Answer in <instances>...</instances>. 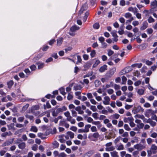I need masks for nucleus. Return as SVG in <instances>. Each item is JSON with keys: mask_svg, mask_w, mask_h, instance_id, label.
<instances>
[{"mask_svg": "<svg viewBox=\"0 0 157 157\" xmlns=\"http://www.w3.org/2000/svg\"><path fill=\"white\" fill-rule=\"evenodd\" d=\"M14 138H12L10 139L9 140H6L5 143L2 144V147H5L6 146H9L10 145V144L13 143L14 140Z\"/></svg>", "mask_w": 157, "mask_h": 157, "instance_id": "423d86ee", "label": "nucleus"}, {"mask_svg": "<svg viewBox=\"0 0 157 157\" xmlns=\"http://www.w3.org/2000/svg\"><path fill=\"white\" fill-rule=\"evenodd\" d=\"M100 62L99 60H96L95 63L93 65V68L96 67L99 64Z\"/></svg>", "mask_w": 157, "mask_h": 157, "instance_id": "e433bc0d", "label": "nucleus"}, {"mask_svg": "<svg viewBox=\"0 0 157 157\" xmlns=\"http://www.w3.org/2000/svg\"><path fill=\"white\" fill-rule=\"evenodd\" d=\"M107 93L109 94H111L113 93L114 91L113 89H109L107 90Z\"/></svg>", "mask_w": 157, "mask_h": 157, "instance_id": "052dcab7", "label": "nucleus"}, {"mask_svg": "<svg viewBox=\"0 0 157 157\" xmlns=\"http://www.w3.org/2000/svg\"><path fill=\"white\" fill-rule=\"evenodd\" d=\"M58 114L59 113L58 112H57L56 110V111L55 110H54L52 112V115L54 117L57 116Z\"/></svg>", "mask_w": 157, "mask_h": 157, "instance_id": "e2e57ef3", "label": "nucleus"}, {"mask_svg": "<svg viewBox=\"0 0 157 157\" xmlns=\"http://www.w3.org/2000/svg\"><path fill=\"white\" fill-rule=\"evenodd\" d=\"M110 154L112 157H119L118 152L116 151L111 152Z\"/></svg>", "mask_w": 157, "mask_h": 157, "instance_id": "412c9836", "label": "nucleus"}, {"mask_svg": "<svg viewBox=\"0 0 157 157\" xmlns=\"http://www.w3.org/2000/svg\"><path fill=\"white\" fill-rule=\"evenodd\" d=\"M67 155L64 152H62L59 155V157H66Z\"/></svg>", "mask_w": 157, "mask_h": 157, "instance_id": "338daca9", "label": "nucleus"}, {"mask_svg": "<svg viewBox=\"0 0 157 157\" xmlns=\"http://www.w3.org/2000/svg\"><path fill=\"white\" fill-rule=\"evenodd\" d=\"M120 4L121 6H124L125 5V2L124 0H121L120 1Z\"/></svg>", "mask_w": 157, "mask_h": 157, "instance_id": "0e129e2a", "label": "nucleus"}, {"mask_svg": "<svg viewBox=\"0 0 157 157\" xmlns=\"http://www.w3.org/2000/svg\"><path fill=\"white\" fill-rule=\"evenodd\" d=\"M139 154V151H135L132 153V155L134 157H136Z\"/></svg>", "mask_w": 157, "mask_h": 157, "instance_id": "5fc2aeb1", "label": "nucleus"}, {"mask_svg": "<svg viewBox=\"0 0 157 157\" xmlns=\"http://www.w3.org/2000/svg\"><path fill=\"white\" fill-rule=\"evenodd\" d=\"M104 100L103 101V102L105 105H108L109 104V101L110 99L109 97L108 96H105L104 98Z\"/></svg>", "mask_w": 157, "mask_h": 157, "instance_id": "1a4fd4ad", "label": "nucleus"}, {"mask_svg": "<svg viewBox=\"0 0 157 157\" xmlns=\"http://www.w3.org/2000/svg\"><path fill=\"white\" fill-rule=\"evenodd\" d=\"M91 127V125L89 124L85 125L84 129L86 132H89V128Z\"/></svg>", "mask_w": 157, "mask_h": 157, "instance_id": "5701e85b", "label": "nucleus"}, {"mask_svg": "<svg viewBox=\"0 0 157 157\" xmlns=\"http://www.w3.org/2000/svg\"><path fill=\"white\" fill-rule=\"evenodd\" d=\"M150 136L153 138H156L157 137V133L155 132H153L151 135Z\"/></svg>", "mask_w": 157, "mask_h": 157, "instance_id": "774afa93", "label": "nucleus"}, {"mask_svg": "<svg viewBox=\"0 0 157 157\" xmlns=\"http://www.w3.org/2000/svg\"><path fill=\"white\" fill-rule=\"evenodd\" d=\"M116 149L117 150L119 151L124 150V147L123 145L120 143L119 145L117 146Z\"/></svg>", "mask_w": 157, "mask_h": 157, "instance_id": "6ab92c4d", "label": "nucleus"}, {"mask_svg": "<svg viewBox=\"0 0 157 157\" xmlns=\"http://www.w3.org/2000/svg\"><path fill=\"white\" fill-rule=\"evenodd\" d=\"M26 147V144L25 142H22L19 143L18 145L19 148L21 149H23Z\"/></svg>", "mask_w": 157, "mask_h": 157, "instance_id": "ddd939ff", "label": "nucleus"}, {"mask_svg": "<svg viewBox=\"0 0 157 157\" xmlns=\"http://www.w3.org/2000/svg\"><path fill=\"white\" fill-rule=\"evenodd\" d=\"M108 55L109 56H110L112 55L113 54L114 52L111 50V49H109L108 50Z\"/></svg>", "mask_w": 157, "mask_h": 157, "instance_id": "13d9d810", "label": "nucleus"}, {"mask_svg": "<svg viewBox=\"0 0 157 157\" xmlns=\"http://www.w3.org/2000/svg\"><path fill=\"white\" fill-rule=\"evenodd\" d=\"M100 25L99 23H96L93 25V28L96 29H98L99 28Z\"/></svg>", "mask_w": 157, "mask_h": 157, "instance_id": "a18cd8bd", "label": "nucleus"}, {"mask_svg": "<svg viewBox=\"0 0 157 157\" xmlns=\"http://www.w3.org/2000/svg\"><path fill=\"white\" fill-rule=\"evenodd\" d=\"M124 128L126 130L128 131H129L131 129L128 125L126 124H124Z\"/></svg>", "mask_w": 157, "mask_h": 157, "instance_id": "a19ab883", "label": "nucleus"}, {"mask_svg": "<svg viewBox=\"0 0 157 157\" xmlns=\"http://www.w3.org/2000/svg\"><path fill=\"white\" fill-rule=\"evenodd\" d=\"M24 119V117H19L17 119V121L20 122H22Z\"/></svg>", "mask_w": 157, "mask_h": 157, "instance_id": "bf43d9fd", "label": "nucleus"}, {"mask_svg": "<svg viewBox=\"0 0 157 157\" xmlns=\"http://www.w3.org/2000/svg\"><path fill=\"white\" fill-rule=\"evenodd\" d=\"M53 147L54 148H58L59 146V144L56 141H54L52 143Z\"/></svg>", "mask_w": 157, "mask_h": 157, "instance_id": "aec40b11", "label": "nucleus"}, {"mask_svg": "<svg viewBox=\"0 0 157 157\" xmlns=\"http://www.w3.org/2000/svg\"><path fill=\"white\" fill-rule=\"evenodd\" d=\"M38 146L36 144H34L32 147V150L34 151H36L37 149Z\"/></svg>", "mask_w": 157, "mask_h": 157, "instance_id": "603ef678", "label": "nucleus"}, {"mask_svg": "<svg viewBox=\"0 0 157 157\" xmlns=\"http://www.w3.org/2000/svg\"><path fill=\"white\" fill-rule=\"evenodd\" d=\"M72 115L73 117H76L77 116V112L74 109L71 110Z\"/></svg>", "mask_w": 157, "mask_h": 157, "instance_id": "680f3d73", "label": "nucleus"}, {"mask_svg": "<svg viewBox=\"0 0 157 157\" xmlns=\"http://www.w3.org/2000/svg\"><path fill=\"white\" fill-rule=\"evenodd\" d=\"M67 109V108L65 106H63L57 109V112L59 113L60 112H62L63 111H66Z\"/></svg>", "mask_w": 157, "mask_h": 157, "instance_id": "f8f14e48", "label": "nucleus"}, {"mask_svg": "<svg viewBox=\"0 0 157 157\" xmlns=\"http://www.w3.org/2000/svg\"><path fill=\"white\" fill-rule=\"evenodd\" d=\"M90 109L93 112H96L97 111V109L96 107L94 105H91Z\"/></svg>", "mask_w": 157, "mask_h": 157, "instance_id": "c03bdc74", "label": "nucleus"}, {"mask_svg": "<svg viewBox=\"0 0 157 157\" xmlns=\"http://www.w3.org/2000/svg\"><path fill=\"white\" fill-rule=\"evenodd\" d=\"M157 147L155 144H152L150 150L147 151L148 155L150 156L152 154H155L157 152Z\"/></svg>", "mask_w": 157, "mask_h": 157, "instance_id": "f257e3e1", "label": "nucleus"}, {"mask_svg": "<svg viewBox=\"0 0 157 157\" xmlns=\"http://www.w3.org/2000/svg\"><path fill=\"white\" fill-rule=\"evenodd\" d=\"M105 38L102 36L98 38V40L101 43L104 42Z\"/></svg>", "mask_w": 157, "mask_h": 157, "instance_id": "69168bd1", "label": "nucleus"}, {"mask_svg": "<svg viewBox=\"0 0 157 157\" xmlns=\"http://www.w3.org/2000/svg\"><path fill=\"white\" fill-rule=\"evenodd\" d=\"M85 6V5L82 6V8H81V9H80V10L79 11V13L80 14H81L82 13L83 11L86 9V7H85V8H84Z\"/></svg>", "mask_w": 157, "mask_h": 157, "instance_id": "3c124183", "label": "nucleus"}, {"mask_svg": "<svg viewBox=\"0 0 157 157\" xmlns=\"http://www.w3.org/2000/svg\"><path fill=\"white\" fill-rule=\"evenodd\" d=\"M34 99L32 98H25L22 99L21 101H33Z\"/></svg>", "mask_w": 157, "mask_h": 157, "instance_id": "c85d7f7f", "label": "nucleus"}, {"mask_svg": "<svg viewBox=\"0 0 157 157\" xmlns=\"http://www.w3.org/2000/svg\"><path fill=\"white\" fill-rule=\"evenodd\" d=\"M153 30L151 28H148L147 30V33L148 34H152L153 32Z\"/></svg>", "mask_w": 157, "mask_h": 157, "instance_id": "49530a36", "label": "nucleus"}, {"mask_svg": "<svg viewBox=\"0 0 157 157\" xmlns=\"http://www.w3.org/2000/svg\"><path fill=\"white\" fill-rule=\"evenodd\" d=\"M38 129L35 126H32L31 129L30 131L33 132H37Z\"/></svg>", "mask_w": 157, "mask_h": 157, "instance_id": "2f4dec72", "label": "nucleus"}, {"mask_svg": "<svg viewBox=\"0 0 157 157\" xmlns=\"http://www.w3.org/2000/svg\"><path fill=\"white\" fill-rule=\"evenodd\" d=\"M148 26V24L146 21L144 22L143 23V25L140 28V29L142 30H144Z\"/></svg>", "mask_w": 157, "mask_h": 157, "instance_id": "4468645a", "label": "nucleus"}, {"mask_svg": "<svg viewBox=\"0 0 157 157\" xmlns=\"http://www.w3.org/2000/svg\"><path fill=\"white\" fill-rule=\"evenodd\" d=\"M36 64L38 65L39 68H42L44 66V64L43 63L38 62L36 63Z\"/></svg>", "mask_w": 157, "mask_h": 157, "instance_id": "bb28decb", "label": "nucleus"}, {"mask_svg": "<svg viewBox=\"0 0 157 157\" xmlns=\"http://www.w3.org/2000/svg\"><path fill=\"white\" fill-rule=\"evenodd\" d=\"M134 147L135 149L140 151L145 148V145L144 144H139L134 145Z\"/></svg>", "mask_w": 157, "mask_h": 157, "instance_id": "7ed1b4c3", "label": "nucleus"}, {"mask_svg": "<svg viewBox=\"0 0 157 157\" xmlns=\"http://www.w3.org/2000/svg\"><path fill=\"white\" fill-rule=\"evenodd\" d=\"M79 27L76 25H74L72 26L70 28V30L72 32H74L77 30H78L79 29Z\"/></svg>", "mask_w": 157, "mask_h": 157, "instance_id": "9b49d317", "label": "nucleus"}, {"mask_svg": "<svg viewBox=\"0 0 157 157\" xmlns=\"http://www.w3.org/2000/svg\"><path fill=\"white\" fill-rule=\"evenodd\" d=\"M137 92L139 95H141L144 94V90L142 89H138Z\"/></svg>", "mask_w": 157, "mask_h": 157, "instance_id": "b1692460", "label": "nucleus"}, {"mask_svg": "<svg viewBox=\"0 0 157 157\" xmlns=\"http://www.w3.org/2000/svg\"><path fill=\"white\" fill-rule=\"evenodd\" d=\"M101 82L99 80H97L94 82L95 86L96 87H98L100 84Z\"/></svg>", "mask_w": 157, "mask_h": 157, "instance_id": "58836bf2", "label": "nucleus"}, {"mask_svg": "<svg viewBox=\"0 0 157 157\" xmlns=\"http://www.w3.org/2000/svg\"><path fill=\"white\" fill-rule=\"evenodd\" d=\"M14 123H12L9 125H7L9 130L13 129L14 128Z\"/></svg>", "mask_w": 157, "mask_h": 157, "instance_id": "c9c22d12", "label": "nucleus"}, {"mask_svg": "<svg viewBox=\"0 0 157 157\" xmlns=\"http://www.w3.org/2000/svg\"><path fill=\"white\" fill-rule=\"evenodd\" d=\"M93 73L92 71H91L89 73H88L86 75H84L83 77L84 78H85L86 77H90L93 75Z\"/></svg>", "mask_w": 157, "mask_h": 157, "instance_id": "de8ad7c7", "label": "nucleus"}, {"mask_svg": "<svg viewBox=\"0 0 157 157\" xmlns=\"http://www.w3.org/2000/svg\"><path fill=\"white\" fill-rule=\"evenodd\" d=\"M144 109L140 106H138L137 107H134L132 110V112L134 114L140 112H143Z\"/></svg>", "mask_w": 157, "mask_h": 157, "instance_id": "f03ea898", "label": "nucleus"}, {"mask_svg": "<svg viewBox=\"0 0 157 157\" xmlns=\"http://www.w3.org/2000/svg\"><path fill=\"white\" fill-rule=\"evenodd\" d=\"M64 135H59V141H60V142L61 143H64L65 142V140L63 138V137L64 136Z\"/></svg>", "mask_w": 157, "mask_h": 157, "instance_id": "f3484780", "label": "nucleus"}, {"mask_svg": "<svg viewBox=\"0 0 157 157\" xmlns=\"http://www.w3.org/2000/svg\"><path fill=\"white\" fill-rule=\"evenodd\" d=\"M95 51L94 50L91 51V52L90 54V55L91 57L93 58L95 56Z\"/></svg>", "mask_w": 157, "mask_h": 157, "instance_id": "8fccbe9b", "label": "nucleus"}, {"mask_svg": "<svg viewBox=\"0 0 157 157\" xmlns=\"http://www.w3.org/2000/svg\"><path fill=\"white\" fill-rule=\"evenodd\" d=\"M94 153L93 150L89 151L84 155L83 157H90Z\"/></svg>", "mask_w": 157, "mask_h": 157, "instance_id": "9d476101", "label": "nucleus"}, {"mask_svg": "<svg viewBox=\"0 0 157 157\" xmlns=\"http://www.w3.org/2000/svg\"><path fill=\"white\" fill-rule=\"evenodd\" d=\"M144 116L142 115L136 114L135 116L134 117L136 119L140 118L142 119L144 118Z\"/></svg>", "mask_w": 157, "mask_h": 157, "instance_id": "4c0bfd02", "label": "nucleus"}, {"mask_svg": "<svg viewBox=\"0 0 157 157\" xmlns=\"http://www.w3.org/2000/svg\"><path fill=\"white\" fill-rule=\"evenodd\" d=\"M67 134L70 137L71 139H72L74 137V133L71 131H68L67 132Z\"/></svg>", "mask_w": 157, "mask_h": 157, "instance_id": "393cba45", "label": "nucleus"}, {"mask_svg": "<svg viewBox=\"0 0 157 157\" xmlns=\"http://www.w3.org/2000/svg\"><path fill=\"white\" fill-rule=\"evenodd\" d=\"M114 73V71L113 70V69H111L106 73V75L107 76L111 77L113 75Z\"/></svg>", "mask_w": 157, "mask_h": 157, "instance_id": "a211bd4d", "label": "nucleus"}, {"mask_svg": "<svg viewBox=\"0 0 157 157\" xmlns=\"http://www.w3.org/2000/svg\"><path fill=\"white\" fill-rule=\"evenodd\" d=\"M82 88L81 85L76 84L74 86V90H81Z\"/></svg>", "mask_w": 157, "mask_h": 157, "instance_id": "2eb2a0df", "label": "nucleus"}, {"mask_svg": "<svg viewBox=\"0 0 157 157\" xmlns=\"http://www.w3.org/2000/svg\"><path fill=\"white\" fill-rule=\"evenodd\" d=\"M29 105L28 104H26L22 108V110L23 111L26 110L29 107Z\"/></svg>", "mask_w": 157, "mask_h": 157, "instance_id": "864d4df0", "label": "nucleus"}, {"mask_svg": "<svg viewBox=\"0 0 157 157\" xmlns=\"http://www.w3.org/2000/svg\"><path fill=\"white\" fill-rule=\"evenodd\" d=\"M127 80V79L124 76H123L122 77V82L121 84H126Z\"/></svg>", "mask_w": 157, "mask_h": 157, "instance_id": "473e14b6", "label": "nucleus"}, {"mask_svg": "<svg viewBox=\"0 0 157 157\" xmlns=\"http://www.w3.org/2000/svg\"><path fill=\"white\" fill-rule=\"evenodd\" d=\"M135 122L137 124L136 126L139 129L142 128L144 127V124L141 123V121L140 120L136 119L135 121Z\"/></svg>", "mask_w": 157, "mask_h": 157, "instance_id": "39448f33", "label": "nucleus"}, {"mask_svg": "<svg viewBox=\"0 0 157 157\" xmlns=\"http://www.w3.org/2000/svg\"><path fill=\"white\" fill-rule=\"evenodd\" d=\"M115 149L114 147L113 146H111L109 147H106L105 150L106 151H113Z\"/></svg>", "mask_w": 157, "mask_h": 157, "instance_id": "cd10ccee", "label": "nucleus"}, {"mask_svg": "<svg viewBox=\"0 0 157 157\" xmlns=\"http://www.w3.org/2000/svg\"><path fill=\"white\" fill-rule=\"evenodd\" d=\"M147 21L149 23H151L154 22L155 20L151 16H150L147 19Z\"/></svg>", "mask_w": 157, "mask_h": 157, "instance_id": "f704fd0d", "label": "nucleus"}, {"mask_svg": "<svg viewBox=\"0 0 157 157\" xmlns=\"http://www.w3.org/2000/svg\"><path fill=\"white\" fill-rule=\"evenodd\" d=\"M124 16L126 18H128L132 17V15L129 13H125Z\"/></svg>", "mask_w": 157, "mask_h": 157, "instance_id": "37998d69", "label": "nucleus"}, {"mask_svg": "<svg viewBox=\"0 0 157 157\" xmlns=\"http://www.w3.org/2000/svg\"><path fill=\"white\" fill-rule=\"evenodd\" d=\"M151 9L154 11H157L156 8H157V1L156 0H155L151 3Z\"/></svg>", "mask_w": 157, "mask_h": 157, "instance_id": "20e7f679", "label": "nucleus"}, {"mask_svg": "<svg viewBox=\"0 0 157 157\" xmlns=\"http://www.w3.org/2000/svg\"><path fill=\"white\" fill-rule=\"evenodd\" d=\"M63 38H60L57 40V45L58 46H60L62 44L63 41Z\"/></svg>", "mask_w": 157, "mask_h": 157, "instance_id": "4be33fe9", "label": "nucleus"}, {"mask_svg": "<svg viewBox=\"0 0 157 157\" xmlns=\"http://www.w3.org/2000/svg\"><path fill=\"white\" fill-rule=\"evenodd\" d=\"M147 143L148 144H151L152 142V140L150 138H149L147 139Z\"/></svg>", "mask_w": 157, "mask_h": 157, "instance_id": "4d7b16f0", "label": "nucleus"}, {"mask_svg": "<svg viewBox=\"0 0 157 157\" xmlns=\"http://www.w3.org/2000/svg\"><path fill=\"white\" fill-rule=\"evenodd\" d=\"M13 82L12 80L10 81L7 83V84L9 88L11 87L13 85Z\"/></svg>", "mask_w": 157, "mask_h": 157, "instance_id": "09e8293b", "label": "nucleus"}, {"mask_svg": "<svg viewBox=\"0 0 157 157\" xmlns=\"http://www.w3.org/2000/svg\"><path fill=\"white\" fill-rule=\"evenodd\" d=\"M141 81L140 80H138L134 82V85L135 86H137L140 85L141 83Z\"/></svg>", "mask_w": 157, "mask_h": 157, "instance_id": "ea45409f", "label": "nucleus"}, {"mask_svg": "<svg viewBox=\"0 0 157 157\" xmlns=\"http://www.w3.org/2000/svg\"><path fill=\"white\" fill-rule=\"evenodd\" d=\"M6 151V148L5 147L0 151V155L1 156H3Z\"/></svg>", "mask_w": 157, "mask_h": 157, "instance_id": "c756f323", "label": "nucleus"}, {"mask_svg": "<svg viewBox=\"0 0 157 157\" xmlns=\"http://www.w3.org/2000/svg\"><path fill=\"white\" fill-rule=\"evenodd\" d=\"M60 93L63 95H65L66 93L65 92V89L63 87H61L59 89Z\"/></svg>", "mask_w": 157, "mask_h": 157, "instance_id": "7c9ffc66", "label": "nucleus"}, {"mask_svg": "<svg viewBox=\"0 0 157 157\" xmlns=\"http://www.w3.org/2000/svg\"><path fill=\"white\" fill-rule=\"evenodd\" d=\"M101 44L102 48H105L107 47L108 44L104 42L101 43Z\"/></svg>", "mask_w": 157, "mask_h": 157, "instance_id": "6e6d98bb", "label": "nucleus"}, {"mask_svg": "<svg viewBox=\"0 0 157 157\" xmlns=\"http://www.w3.org/2000/svg\"><path fill=\"white\" fill-rule=\"evenodd\" d=\"M92 136L95 139H98L100 135L98 132H97L93 133Z\"/></svg>", "mask_w": 157, "mask_h": 157, "instance_id": "a878e982", "label": "nucleus"}, {"mask_svg": "<svg viewBox=\"0 0 157 157\" xmlns=\"http://www.w3.org/2000/svg\"><path fill=\"white\" fill-rule=\"evenodd\" d=\"M90 130H91V131L93 132H97V130L96 127L95 126H92L91 127Z\"/></svg>", "mask_w": 157, "mask_h": 157, "instance_id": "79ce46f5", "label": "nucleus"}, {"mask_svg": "<svg viewBox=\"0 0 157 157\" xmlns=\"http://www.w3.org/2000/svg\"><path fill=\"white\" fill-rule=\"evenodd\" d=\"M116 32L117 31H113L111 33L112 36L113 37V40L115 42H117L118 40V39L117 38L118 36L116 34Z\"/></svg>", "mask_w": 157, "mask_h": 157, "instance_id": "0eeeda50", "label": "nucleus"}, {"mask_svg": "<svg viewBox=\"0 0 157 157\" xmlns=\"http://www.w3.org/2000/svg\"><path fill=\"white\" fill-rule=\"evenodd\" d=\"M133 119L132 117H124V122H130L133 121Z\"/></svg>", "mask_w": 157, "mask_h": 157, "instance_id": "dca6fc26", "label": "nucleus"}, {"mask_svg": "<svg viewBox=\"0 0 157 157\" xmlns=\"http://www.w3.org/2000/svg\"><path fill=\"white\" fill-rule=\"evenodd\" d=\"M98 114L97 113H94L92 114V117L95 119L97 120L98 119Z\"/></svg>", "mask_w": 157, "mask_h": 157, "instance_id": "72a5a7b5", "label": "nucleus"}, {"mask_svg": "<svg viewBox=\"0 0 157 157\" xmlns=\"http://www.w3.org/2000/svg\"><path fill=\"white\" fill-rule=\"evenodd\" d=\"M142 65V64L141 63H136L132 64L131 66L128 67V68H130L131 67L132 68H140L141 67Z\"/></svg>", "mask_w": 157, "mask_h": 157, "instance_id": "6e6552de", "label": "nucleus"}]
</instances>
